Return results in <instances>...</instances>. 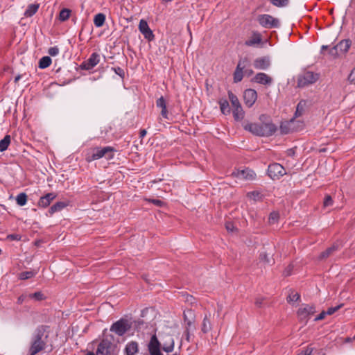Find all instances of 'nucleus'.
Returning a JSON list of instances; mask_svg holds the SVG:
<instances>
[{
    "label": "nucleus",
    "instance_id": "f704fd0d",
    "mask_svg": "<svg viewBox=\"0 0 355 355\" xmlns=\"http://www.w3.org/2000/svg\"><path fill=\"white\" fill-rule=\"evenodd\" d=\"M16 201L18 205L24 206L27 202V196L25 193H20L16 197Z\"/></svg>",
    "mask_w": 355,
    "mask_h": 355
},
{
    "label": "nucleus",
    "instance_id": "864d4df0",
    "mask_svg": "<svg viewBox=\"0 0 355 355\" xmlns=\"http://www.w3.org/2000/svg\"><path fill=\"white\" fill-rule=\"evenodd\" d=\"M150 201L157 207H162L164 205V202L158 199H152Z\"/></svg>",
    "mask_w": 355,
    "mask_h": 355
},
{
    "label": "nucleus",
    "instance_id": "49530a36",
    "mask_svg": "<svg viewBox=\"0 0 355 355\" xmlns=\"http://www.w3.org/2000/svg\"><path fill=\"white\" fill-rule=\"evenodd\" d=\"M329 54L333 57H336L340 54L336 46L332 47L329 51Z\"/></svg>",
    "mask_w": 355,
    "mask_h": 355
},
{
    "label": "nucleus",
    "instance_id": "473e14b6",
    "mask_svg": "<svg viewBox=\"0 0 355 355\" xmlns=\"http://www.w3.org/2000/svg\"><path fill=\"white\" fill-rule=\"evenodd\" d=\"M11 138L10 135H6L3 139L0 141V152L5 151L10 144Z\"/></svg>",
    "mask_w": 355,
    "mask_h": 355
},
{
    "label": "nucleus",
    "instance_id": "dca6fc26",
    "mask_svg": "<svg viewBox=\"0 0 355 355\" xmlns=\"http://www.w3.org/2000/svg\"><path fill=\"white\" fill-rule=\"evenodd\" d=\"M254 67L259 70H266L270 65V60L268 57H261L255 59L253 63Z\"/></svg>",
    "mask_w": 355,
    "mask_h": 355
},
{
    "label": "nucleus",
    "instance_id": "72a5a7b5",
    "mask_svg": "<svg viewBox=\"0 0 355 355\" xmlns=\"http://www.w3.org/2000/svg\"><path fill=\"white\" fill-rule=\"evenodd\" d=\"M51 58L50 57L44 56L40 60L38 67L40 69L47 68L51 65Z\"/></svg>",
    "mask_w": 355,
    "mask_h": 355
},
{
    "label": "nucleus",
    "instance_id": "774afa93",
    "mask_svg": "<svg viewBox=\"0 0 355 355\" xmlns=\"http://www.w3.org/2000/svg\"><path fill=\"white\" fill-rule=\"evenodd\" d=\"M85 355H96L94 352H89Z\"/></svg>",
    "mask_w": 355,
    "mask_h": 355
},
{
    "label": "nucleus",
    "instance_id": "e2e57ef3",
    "mask_svg": "<svg viewBox=\"0 0 355 355\" xmlns=\"http://www.w3.org/2000/svg\"><path fill=\"white\" fill-rule=\"evenodd\" d=\"M261 259H264L265 261H266L268 263L269 262V261L267 259V255L266 254H261Z\"/></svg>",
    "mask_w": 355,
    "mask_h": 355
},
{
    "label": "nucleus",
    "instance_id": "c756f323",
    "mask_svg": "<svg viewBox=\"0 0 355 355\" xmlns=\"http://www.w3.org/2000/svg\"><path fill=\"white\" fill-rule=\"evenodd\" d=\"M105 21V15L103 13H98L94 16V24L98 28L101 27L104 24Z\"/></svg>",
    "mask_w": 355,
    "mask_h": 355
},
{
    "label": "nucleus",
    "instance_id": "0eeeda50",
    "mask_svg": "<svg viewBox=\"0 0 355 355\" xmlns=\"http://www.w3.org/2000/svg\"><path fill=\"white\" fill-rule=\"evenodd\" d=\"M319 78L318 73L312 71H305L297 79V86L299 87H304L309 85L313 84Z\"/></svg>",
    "mask_w": 355,
    "mask_h": 355
},
{
    "label": "nucleus",
    "instance_id": "412c9836",
    "mask_svg": "<svg viewBox=\"0 0 355 355\" xmlns=\"http://www.w3.org/2000/svg\"><path fill=\"white\" fill-rule=\"evenodd\" d=\"M211 329L212 325L211 322V314H206L202 320L201 331L204 334H207L210 331Z\"/></svg>",
    "mask_w": 355,
    "mask_h": 355
},
{
    "label": "nucleus",
    "instance_id": "37998d69",
    "mask_svg": "<svg viewBox=\"0 0 355 355\" xmlns=\"http://www.w3.org/2000/svg\"><path fill=\"white\" fill-rule=\"evenodd\" d=\"M112 70H113L116 74L119 75L121 78H124L125 72L123 69L119 67H112Z\"/></svg>",
    "mask_w": 355,
    "mask_h": 355
},
{
    "label": "nucleus",
    "instance_id": "4be33fe9",
    "mask_svg": "<svg viewBox=\"0 0 355 355\" xmlns=\"http://www.w3.org/2000/svg\"><path fill=\"white\" fill-rule=\"evenodd\" d=\"M156 105L157 107L161 108V115L164 119H168V111L166 109V101L164 100V97L161 96L156 101Z\"/></svg>",
    "mask_w": 355,
    "mask_h": 355
},
{
    "label": "nucleus",
    "instance_id": "b1692460",
    "mask_svg": "<svg viewBox=\"0 0 355 355\" xmlns=\"http://www.w3.org/2000/svg\"><path fill=\"white\" fill-rule=\"evenodd\" d=\"M66 206V203L63 202H58L50 207L46 215L51 216L54 213L61 211Z\"/></svg>",
    "mask_w": 355,
    "mask_h": 355
},
{
    "label": "nucleus",
    "instance_id": "5fc2aeb1",
    "mask_svg": "<svg viewBox=\"0 0 355 355\" xmlns=\"http://www.w3.org/2000/svg\"><path fill=\"white\" fill-rule=\"evenodd\" d=\"M27 298H28V295H21L17 299V303L21 304H22Z\"/></svg>",
    "mask_w": 355,
    "mask_h": 355
},
{
    "label": "nucleus",
    "instance_id": "cd10ccee",
    "mask_svg": "<svg viewBox=\"0 0 355 355\" xmlns=\"http://www.w3.org/2000/svg\"><path fill=\"white\" fill-rule=\"evenodd\" d=\"M39 4L38 3H34V4H30L27 9L24 12V16L26 17H32L33 15H35L38 8H39Z\"/></svg>",
    "mask_w": 355,
    "mask_h": 355
},
{
    "label": "nucleus",
    "instance_id": "4c0bfd02",
    "mask_svg": "<svg viewBox=\"0 0 355 355\" xmlns=\"http://www.w3.org/2000/svg\"><path fill=\"white\" fill-rule=\"evenodd\" d=\"M247 196L254 201H260L262 200V196L261 194L257 191H254L252 192H249L247 194Z\"/></svg>",
    "mask_w": 355,
    "mask_h": 355
},
{
    "label": "nucleus",
    "instance_id": "f03ea898",
    "mask_svg": "<svg viewBox=\"0 0 355 355\" xmlns=\"http://www.w3.org/2000/svg\"><path fill=\"white\" fill-rule=\"evenodd\" d=\"M49 329L48 326L44 325L40 326L36 329L29 349L30 355H35L44 349L49 337Z\"/></svg>",
    "mask_w": 355,
    "mask_h": 355
},
{
    "label": "nucleus",
    "instance_id": "0e129e2a",
    "mask_svg": "<svg viewBox=\"0 0 355 355\" xmlns=\"http://www.w3.org/2000/svg\"><path fill=\"white\" fill-rule=\"evenodd\" d=\"M21 75H18L15 78V83H17L21 78Z\"/></svg>",
    "mask_w": 355,
    "mask_h": 355
},
{
    "label": "nucleus",
    "instance_id": "69168bd1",
    "mask_svg": "<svg viewBox=\"0 0 355 355\" xmlns=\"http://www.w3.org/2000/svg\"><path fill=\"white\" fill-rule=\"evenodd\" d=\"M287 152H288V155H292V154L293 153V150H292V149H289V150H288V151H287Z\"/></svg>",
    "mask_w": 355,
    "mask_h": 355
},
{
    "label": "nucleus",
    "instance_id": "338daca9",
    "mask_svg": "<svg viewBox=\"0 0 355 355\" xmlns=\"http://www.w3.org/2000/svg\"><path fill=\"white\" fill-rule=\"evenodd\" d=\"M291 275L290 270L285 271V275Z\"/></svg>",
    "mask_w": 355,
    "mask_h": 355
},
{
    "label": "nucleus",
    "instance_id": "3c124183",
    "mask_svg": "<svg viewBox=\"0 0 355 355\" xmlns=\"http://www.w3.org/2000/svg\"><path fill=\"white\" fill-rule=\"evenodd\" d=\"M348 80L351 83L355 84V67L349 73L348 76Z\"/></svg>",
    "mask_w": 355,
    "mask_h": 355
},
{
    "label": "nucleus",
    "instance_id": "7ed1b4c3",
    "mask_svg": "<svg viewBox=\"0 0 355 355\" xmlns=\"http://www.w3.org/2000/svg\"><path fill=\"white\" fill-rule=\"evenodd\" d=\"M115 148L112 146L91 148L86 154L85 159L87 162L105 157L107 159H112L114 157Z\"/></svg>",
    "mask_w": 355,
    "mask_h": 355
},
{
    "label": "nucleus",
    "instance_id": "680f3d73",
    "mask_svg": "<svg viewBox=\"0 0 355 355\" xmlns=\"http://www.w3.org/2000/svg\"><path fill=\"white\" fill-rule=\"evenodd\" d=\"M193 297L191 295H188L187 297V301L190 302L191 303H193Z\"/></svg>",
    "mask_w": 355,
    "mask_h": 355
},
{
    "label": "nucleus",
    "instance_id": "c85d7f7f",
    "mask_svg": "<svg viewBox=\"0 0 355 355\" xmlns=\"http://www.w3.org/2000/svg\"><path fill=\"white\" fill-rule=\"evenodd\" d=\"M219 105L221 110V112L223 114H228L230 113V107L229 105V102L226 99H220L219 101Z\"/></svg>",
    "mask_w": 355,
    "mask_h": 355
},
{
    "label": "nucleus",
    "instance_id": "603ef678",
    "mask_svg": "<svg viewBox=\"0 0 355 355\" xmlns=\"http://www.w3.org/2000/svg\"><path fill=\"white\" fill-rule=\"evenodd\" d=\"M332 204H333V200H332V198H331V196H326L324 198V206L329 207V206L332 205Z\"/></svg>",
    "mask_w": 355,
    "mask_h": 355
},
{
    "label": "nucleus",
    "instance_id": "8fccbe9b",
    "mask_svg": "<svg viewBox=\"0 0 355 355\" xmlns=\"http://www.w3.org/2000/svg\"><path fill=\"white\" fill-rule=\"evenodd\" d=\"M313 350V347H308L306 349L300 352L297 355H311Z\"/></svg>",
    "mask_w": 355,
    "mask_h": 355
},
{
    "label": "nucleus",
    "instance_id": "a19ab883",
    "mask_svg": "<svg viewBox=\"0 0 355 355\" xmlns=\"http://www.w3.org/2000/svg\"><path fill=\"white\" fill-rule=\"evenodd\" d=\"M28 299H34L37 301H40L44 299V295L42 292H35L34 293L28 294Z\"/></svg>",
    "mask_w": 355,
    "mask_h": 355
},
{
    "label": "nucleus",
    "instance_id": "a878e982",
    "mask_svg": "<svg viewBox=\"0 0 355 355\" xmlns=\"http://www.w3.org/2000/svg\"><path fill=\"white\" fill-rule=\"evenodd\" d=\"M233 116L235 120L240 121L244 117V111L241 107V105L238 107H233Z\"/></svg>",
    "mask_w": 355,
    "mask_h": 355
},
{
    "label": "nucleus",
    "instance_id": "bb28decb",
    "mask_svg": "<svg viewBox=\"0 0 355 355\" xmlns=\"http://www.w3.org/2000/svg\"><path fill=\"white\" fill-rule=\"evenodd\" d=\"M306 105H307V102L305 100H302L298 103V104L297 105L296 111L295 113V117H299L303 114V113L305 110V107H306Z\"/></svg>",
    "mask_w": 355,
    "mask_h": 355
},
{
    "label": "nucleus",
    "instance_id": "9d476101",
    "mask_svg": "<svg viewBox=\"0 0 355 355\" xmlns=\"http://www.w3.org/2000/svg\"><path fill=\"white\" fill-rule=\"evenodd\" d=\"M231 175L238 178L239 180H252L256 178L255 173L250 168L234 171L232 173Z\"/></svg>",
    "mask_w": 355,
    "mask_h": 355
},
{
    "label": "nucleus",
    "instance_id": "ddd939ff",
    "mask_svg": "<svg viewBox=\"0 0 355 355\" xmlns=\"http://www.w3.org/2000/svg\"><path fill=\"white\" fill-rule=\"evenodd\" d=\"M257 98V93L253 89H247L243 93L244 103L246 106L251 107Z\"/></svg>",
    "mask_w": 355,
    "mask_h": 355
},
{
    "label": "nucleus",
    "instance_id": "9b49d317",
    "mask_svg": "<svg viewBox=\"0 0 355 355\" xmlns=\"http://www.w3.org/2000/svg\"><path fill=\"white\" fill-rule=\"evenodd\" d=\"M139 30L144 35V38L148 41L151 42L155 39V35L152 30L149 28L147 21L144 19H141L139 24Z\"/></svg>",
    "mask_w": 355,
    "mask_h": 355
},
{
    "label": "nucleus",
    "instance_id": "aec40b11",
    "mask_svg": "<svg viewBox=\"0 0 355 355\" xmlns=\"http://www.w3.org/2000/svg\"><path fill=\"white\" fill-rule=\"evenodd\" d=\"M261 42V35L258 32H254L252 36L245 42V45L252 46Z\"/></svg>",
    "mask_w": 355,
    "mask_h": 355
},
{
    "label": "nucleus",
    "instance_id": "5701e85b",
    "mask_svg": "<svg viewBox=\"0 0 355 355\" xmlns=\"http://www.w3.org/2000/svg\"><path fill=\"white\" fill-rule=\"evenodd\" d=\"M336 46H337L340 54L345 53L348 51L351 46V41L349 40H343Z\"/></svg>",
    "mask_w": 355,
    "mask_h": 355
},
{
    "label": "nucleus",
    "instance_id": "c9c22d12",
    "mask_svg": "<svg viewBox=\"0 0 355 355\" xmlns=\"http://www.w3.org/2000/svg\"><path fill=\"white\" fill-rule=\"evenodd\" d=\"M168 341H169L168 344L164 343L163 347H162L163 350L164 352H171L174 349V340H173V338L172 337L169 336L168 337Z\"/></svg>",
    "mask_w": 355,
    "mask_h": 355
},
{
    "label": "nucleus",
    "instance_id": "f3484780",
    "mask_svg": "<svg viewBox=\"0 0 355 355\" xmlns=\"http://www.w3.org/2000/svg\"><path fill=\"white\" fill-rule=\"evenodd\" d=\"M253 81L263 85H270L272 83V78L265 73H258L253 78Z\"/></svg>",
    "mask_w": 355,
    "mask_h": 355
},
{
    "label": "nucleus",
    "instance_id": "58836bf2",
    "mask_svg": "<svg viewBox=\"0 0 355 355\" xmlns=\"http://www.w3.org/2000/svg\"><path fill=\"white\" fill-rule=\"evenodd\" d=\"M35 272L33 271H25L19 274V279L22 280L28 279L33 277L35 275Z\"/></svg>",
    "mask_w": 355,
    "mask_h": 355
},
{
    "label": "nucleus",
    "instance_id": "393cba45",
    "mask_svg": "<svg viewBox=\"0 0 355 355\" xmlns=\"http://www.w3.org/2000/svg\"><path fill=\"white\" fill-rule=\"evenodd\" d=\"M194 313L191 309L184 311V319L187 323V327H190L193 322Z\"/></svg>",
    "mask_w": 355,
    "mask_h": 355
},
{
    "label": "nucleus",
    "instance_id": "052dcab7",
    "mask_svg": "<svg viewBox=\"0 0 355 355\" xmlns=\"http://www.w3.org/2000/svg\"><path fill=\"white\" fill-rule=\"evenodd\" d=\"M146 135V130L145 129H142L140 131V138H144Z\"/></svg>",
    "mask_w": 355,
    "mask_h": 355
},
{
    "label": "nucleus",
    "instance_id": "de8ad7c7",
    "mask_svg": "<svg viewBox=\"0 0 355 355\" xmlns=\"http://www.w3.org/2000/svg\"><path fill=\"white\" fill-rule=\"evenodd\" d=\"M329 54L333 57H336L340 54L336 46L332 47L329 51Z\"/></svg>",
    "mask_w": 355,
    "mask_h": 355
},
{
    "label": "nucleus",
    "instance_id": "6e6d98bb",
    "mask_svg": "<svg viewBox=\"0 0 355 355\" xmlns=\"http://www.w3.org/2000/svg\"><path fill=\"white\" fill-rule=\"evenodd\" d=\"M327 315L326 311L321 312L315 318V321L320 320L324 318L325 315Z\"/></svg>",
    "mask_w": 355,
    "mask_h": 355
},
{
    "label": "nucleus",
    "instance_id": "bf43d9fd",
    "mask_svg": "<svg viewBox=\"0 0 355 355\" xmlns=\"http://www.w3.org/2000/svg\"><path fill=\"white\" fill-rule=\"evenodd\" d=\"M263 299L261 297H258L255 300V304L258 307H261L263 304Z\"/></svg>",
    "mask_w": 355,
    "mask_h": 355
},
{
    "label": "nucleus",
    "instance_id": "c03bdc74",
    "mask_svg": "<svg viewBox=\"0 0 355 355\" xmlns=\"http://www.w3.org/2000/svg\"><path fill=\"white\" fill-rule=\"evenodd\" d=\"M59 48L58 46H53L49 49L48 53L51 56H55L59 53Z\"/></svg>",
    "mask_w": 355,
    "mask_h": 355
},
{
    "label": "nucleus",
    "instance_id": "79ce46f5",
    "mask_svg": "<svg viewBox=\"0 0 355 355\" xmlns=\"http://www.w3.org/2000/svg\"><path fill=\"white\" fill-rule=\"evenodd\" d=\"M279 218V214L277 211H272L270 213L269 218H268V222L270 224H274L276 223Z\"/></svg>",
    "mask_w": 355,
    "mask_h": 355
},
{
    "label": "nucleus",
    "instance_id": "39448f33",
    "mask_svg": "<svg viewBox=\"0 0 355 355\" xmlns=\"http://www.w3.org/2000/svg\"><path fill=\"white\" fill-rule=\"evenodd\" d=\"M96 355H117L116 347L107 339H103L98 345Z\"/></svg>",
    "mask_w": 355,
    "mask_h": 355
},
{
    "label": "nucleus",
    "instance_id": "6ab92c4d",
    "mask_svg": "<svg viewBox=\"0 0 355 355\" xmlns=\"http://www.w3.org/2000/svg\"><path fill=\"white\" fill-rule=\"evenodd\" d=\"M139 352V345L136 341L128 343L124 349L125 355H135Z\"/></svg>",
    "mask_w": 355,
    "mask_h": 355
},
{
    "label": "nucleus",
    "instance_id": "6e6552de",
    "mask_svg": "<svg viewBox=\"0 0 355 355\" xmlns=\"http://www.w3.org/2000/svg\"><path fill=\"white\" fill-rule=\"evenodd\" d=\"M286 173L285 168L279 163H273L268 166V174L272 180H278Z\"/></svg>",
    "mask_w": 355,
    "mask_h": 355
},
{
    "label": "nucleus",
    "instance_id": "13d9d810",
    "mask_svg": "<svg viewBox=\"0 0 355 355\" xmlns=\"http://www.w3.org/2000/svg\"><path fill=\"white\" fill-rule=\"evenodd\" d=\"M225 227H226V229L227 230V231L233 232L234 230V226L230 222L227 223L225 225Z\"/></svg>",
    "mask_w": 355,
    "mask_h": 355
},
{
    "label": "nucleus",
    "instance_id": "2eb2a0df",
    "mask_svg": "<svg viewBox=\"0 0 355 355\" xmlns=\"http://www.w3.org/2000/svg\"><path fill=\"white\" fill-rule=\"evenodd\" d=\"M148 347L150 355H163L160 352V343L155 335L151 337Z\"/></svg>",
    "mask_w": 355,
    "mask_h": 355
},
{
    "label": "nucleus",
    "instance_id": "4468645a",
    "mask_svg": "<svg viewBox=\"0 0 355 355\" xmlns=\"http://www.w3.org/2000/svg\"><path fill=\"white\" fill-rule=\"evenodd\" d=\"M100 56L97 53H93L90 57L82 63L81 67L85 70H90L98 64Z\"/></svg>",
    "mask_w": 355,
    "mask_h": 355
},
{
    "label": "nucleus",
    "instance_id": "2f4dec72",
    "mask_svg": "<svg viewBox=\"0 0 355 355\" xmlns=\"http://www.w3.org/2000/svg\"><path fill=\"white\" fill-rule=\"evenodd\" d=\"M71 10L69 8H63L60 10L58 19L60 21H65L71 16Z\"/></svg>",
    "mask_w": 355,
    "mask_h": 355
},
{
    "label": "nucleus",
    "instance_id": "1a4fd4ad",
    "mask_svg": "<svg viewBox=\"0 0 355 355\" xmlns=\"http://www.w3.org/2000/svg\"><path fill=\"white\" fill-rule=\"evenodd\" d=\"M315 313V308L313 305L306 304L297 311V316L301 322H307L309 319Z\"/></svg>",
    "mask_w": 355,
    "mask_h": 355
},
{
    "label": "nucleus",
    "instance_id": "7c9ffc66",
    "mask_svg": "<svg viewBox=\"0 0 355 355\" xmlns=\"http://www.w3.org/2000/svg\"><path fill=\"white\" fill-rule=\"evenodd\" d=\"M337 249H338V247L335 245L331 246L330 248H327L325 251L321 252V254L319 256V259H324L329 257L335 251H336Z\"/></svg>",
    "mask_w": 355,
    "mask_h": 355
},
{
    "label": "nucleus",
    "instance_id": "4d7b16f0",
    "mask_svg": "<svg viewBox=\"0 0 355 355\" xmlns=\"http://www.w3.org/2000/svg\"><path fill=\"white\" fill-rule=\"evenodd\" d=\"M20 236L18 234H10L8 236V239L12 241H19L20 240Z\"/></svg>",
    "mask_w": 355,
    "mask_h": 355
},
{
    "label": "nucleus",
    "instance_id": "a18cd8bd",
    "mask_svg": "<svg viewBox=\"0 0 355 355\" xmlns=\"http://www.w3.org/2000/svg\"><path fill=\"white\" fill-rule=\"evenodd\" d=\"M343 306V304L338 305L335 307H331L327 309L326 311L327 315H332L336 311H337L338 309H340Z\"/></svg>",
    "mask_w": 355,
    "mask_h": 355
},
{
    "label": "nucleus",
    "instance_id": "f8f14e48",
    "mask_svg": "<svg viewBox=\"0 0 355 355\" xmlns=\"http://www.w3.org/2000/svg\"><path fill=\"white\" fill-rule=\"evenodd\" d=\"M248 65H249V61L248 58H244L239 62L236 70L234 73V81L235 83L241 81L243 77V71Z\"/></svg>",
    "mask_w": 355,
    "mask_h": 355
},
{
    "label": "nucleus",
    "instance_id": "09e8293b",
    "mask_svg": "<svg viewBox=\"0 0 355 355\" xmlns=\"http://www.w3.org/2000/svg\"><path fill=\"white\" fill-rule=\"evenodd\" d=\"M288 301L296 302L300 299V295L297 293L291 294L288 297Z\"/></svg>",
    "mask_w": 355,
    "mask_h": 355
},
{
    "label": "nucleus",
    "instance_id": "ea45409f",
    "mask_svg": "<svg viewBox=\"0 0 355 355\" xmlns=\"http://www.w3.org/2000/svg\"><path fill=\"white\" fill-rule=\"evenodd\" d=\"M271 3L277 7H285L288 4L289 0H270Z\"/></svg>",
    "mask_w": 355,
    "mask_h": 355
},
{
    "label": "nucleus",
    "instance_id": "423d86ee",
    "mask_svg": "<svg viewBox=\"0 0 355 355\" xmlns=\"http://www.w3.org/2000/svg\"><path fill=\"white\" fill-rule=\"evenodd\" d=\"M131 327L132 324L128 320L121 318L112 324L110 331L119 336H122L130 329Z\"/></svg>",
    "mask_w": 355,
    "mask_h": 355
},
{
    "label": "nucleus",
    "instance_id": "a211bd4d",
    "mask_svg": "<svg viewBox=\"0 0 355 355\" xmlns=\"http://www.w3.org/2000/svg\"><path fill=\"white\" fill-rule=\"evenodd\" d=\"M55 197L56 195L54 193H49L44 196H42L38 202L39 207L43 208L47 207Z\"/></svg>",
    "mask_w": 355,
    "mask_h": 355
},
{
    "label": "nucleus",
    "instance_id": "e433bc0d",
    "mask_svg": "<svg viewBox=\"0 0 355 355\" xmlns=\"http://www.w3.org/2000/svg\"><path fill=\"white\" fill-rule=\"evenodd\" d=\"M228 96L233 107H238V105H241L237 96L234 95L231 91L228 92Z\"/></svg>",
    "mask_w": 355,
    "mask_h": 355
},
{
    "label": "nucleus",
    "instance_id": "f257e3e1",
    "mask_svg": "<svg viewBox=\"0 0 355 355\" xmlns=\"http://www.w3.org/2000/svg\"><path fill=\"white\" fill-rule=\"evenodd\" d=\"M266 118L267 116L266 115L262 114L260 116L259 120L263 123H247L243 126L244 129L256 136L270 137L275 133L277 128V126L270 121L263 122Z\"/></svg>",
    "mask_w": 355,
    "mask_h": 355
},
{
    "label": "nucleus",
    "instance_id": "20e7f679",
    "mask_svg": "<svg viewBox=\"0 0 355 355\" xmlns=\"http://www.w3.org/2000/svg\"><path fill=\"white\" fill-rule=\"evenodd\" d=\"M259 25L265 28H277L280 26V21L268 14H262L257 16Z\"/></svg>",
    "mask_w": 355,
    "mask_h": 355
}]
</instances>
